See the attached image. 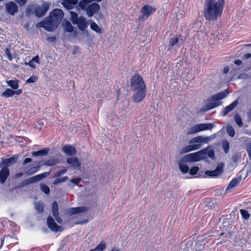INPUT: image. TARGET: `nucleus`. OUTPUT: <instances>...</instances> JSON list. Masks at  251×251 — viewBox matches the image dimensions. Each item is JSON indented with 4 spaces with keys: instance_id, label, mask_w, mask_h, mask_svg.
<instances>
[{
    "instance_id": "obj_11",
    "label": "nucleus",
    "mask_w": 251,
    "mask_h": 251,
    "mask_svg": "<svg viewBox=\"0 0 251 251\" xmlns=\"http://www.w3.org/2000/svg\"><path fill=\"white\" fill-rule=\"evenodd\" d=\"M133 95V100L135 102H139L143 100L147 94V88L138 89Z\"/></svg>"
},
{
    "instance_id": "obj_41",
    "label": "nucleus",
    "mask_w": 251,
    "mask_h": 251,
    "mask_svg": "<svg viewBox=\"0 0 251 251\" xmlns=\"http://www.w3.org/2000/svg\"><path fill=\"white\" fill-rule=\"evenodd\" d=\"M206 206L209 209H212L215 207L216 202L211 200V198H208L206 200Z\"/></svg>"
},
{
    "instance_id": "obj_29",
    "label": "nucleus",
    "mask_w": 251,
    "mask_h": 251,
    "mask_svg": "<svg viewBox=\"0 0 251 251\" xmlns=\"http://www.w3.org/2000/svg\"><path fill=\"white\" fill-rule=\"evenodd\" d=\"M35 208L38 213L41 214L44 210V204L41 202H37L35 203Z\"/></svg>"
},
{
    "instance_id": "obj_30",
    "label": "nucleus",
    "mask_w": 251,
    "mask_h": 251,
    "mask_svg": "<svg viewBox=\"0 0 251 251\" xmlns=\"http://www.w3.org/2000/svg\"><path fill=\"white\" fill-rule=\"evenodd\" d=\"M6 82L9 87L14 89H16L19 87V80L18 79L10 80L7 81Z\"/></svg>"
},
{
    "instance_id": "obj_19",
    "label": "nucleus",
    "mask_w": 251,
    "mask_h": 251,
    "mask_svg": "<svg viewBox=\"0 0 251 251\" xmlns=\"http://www.w3.org/2000/svg\"><path fill=\"white\" fill-rule=\"evenodd\" d=\"M242 177L241 175L237 176L236 177L233 178L227 187L226 191L227 192L228 191L237 187L242 180Z\"/></svg>"
},
{
    "instance_id": "obj_32",
    "label": "nucleus",
    "mask_w": 251,
    "mask_h": 251,
    "mask_svg": "<svg viewBox=\"0 0 251 251\" xmlns=\"http://www.w3.org/2000/svg\"><path fill=\"white\" fill-rule=\"evenodd\" d=\"M222 148L225 153H227L229 150V142L228 140L225 139L222 142Z\"/></svg>"
},
{
    "instance_id": "obj_53",
    "label": "nucleus",
    "mask_w": 251,
    "mask_h": 251,
    "mask_svg": "<svg viewBox=\"0 0 251 251\" xmlns=\"http://www.w3.org/2000/svg\"><path fill=\"white\" fill-rule=\"evenodd\" d=\"M81 179L80 177L75 178L72 179L71 181L72 183H74L75 185H77L81 181Z\"/></svg>"
},
{
    "instance_id": "obj_1",
    "label": "nucleus",
    "mask_w": 251,
    "mask_h": 251,
    "mask_svg": "<svg viewBox=\"0 0 251 251\" xmlns=\"http://www.w3.org/2000/svg\"><path fill=\"white\" fill-rule=\"evenodd\" d=\"M224 0H206L203 8V16L207 21H216L222 15Z\"/></svg>"
},
{
    "instance_id": "obj_51",
    "label": "nucleus",
    "mask_w": 251,
    "mask_h": 251,
    "mask_svg": "<svg viewBox=\"0 0 251 251\" xmlns=\"http://www.w3.org/2000/svg\"><path fill=\"white\" fill-rule=\"evenodd\" d=\"M5 53L7 55L8 60L10 61H11L13 59V57L12 56V55L10 53V50L9 48H6V49L5 50Z\"/></svg>"
},
{
    "instance_id": "obj_64",
    "label": "nucleus",
    "mask_w": 251,
    "mask_h": 251,
    "mask_svg": "<svg viewBox=\"0 0 251 251\" xmlns=\"http://www.w3.org/2000/svg\"><path fill=\"white\" fill-rule=\"evenodd\" d=\"M247 151L248 152V154H251V143H250L247 147Z\"/></svg>"
},
{
    "instance_id": "obj_50",
    "label": "nucleus",
    "mask_w": 251,
    "mask_h": 251,
    "mask_svg": "<svg viewBox=\"0 0 251 251\" xmlns=\"http://www.w3.org/2000/svg\"><path fill=\"white\" fill-rule=\"evenodd\" d=\"M95 17L97 19V21L99 22L100 21L103 19V15L101 12H98L96 14Z\"/></svg>"
},
{
    "instance_id": "obj_15",
    "label": "nucleus",
    "mask_w": 251,
    "mask_h": 251,
    "mask_svg": "<svg viewBox=\"0 0 251 251\" xmlns=\"http://www.w3.org/2000/svg\"><path fill=\"white\" fill-rule=\"evenodd\" d=\"M238 104V100H234L233 102L231 103L229 105L225 107L223 110L221 112V115L222 116L224 117L227 114L232 111L237 106Z\"/></svg>"
},
{
    "instance_id": "obj_60",
    "label": "nucleus",
    "mask_w": 251,
    "mask_h": 251,
    "mask_svg": "<svg viewBox=\"0 0 251 251\" xmlns=\"http://www.w3.org/2000/svg\"><path fill=\"white\" fill-rule=\"evenodd\" d=\"M47 40L49 42H53L56 40V37L54 36L49 37L47 38Z\"/></svg>"
},
{
    "instance_id": "obj_52",
    "label": "nucleus",
    "mask_w": 251,
    "mask_h": 251,
    "mask_svg": "<svg viewBox=\"0 0 251 251\" xmlns=\"http://www.w3.org/2000/svg\"><path fill=\"white\" fill-rule=\"evenodd\" d=\"M67 170L66 169H64L61 170H59L56 172L55 173V176H59L62 175H64L67 172Z\"/></svg>"
},
{
    "instance_id": "obj_56",
    "label": "nucleus",
    "mask_w": 251,
    "mask_h": 251,
    "mask_svg": "<svg viewBox=\"0 0 251 251\" xmlns=\"http://www.w3.org/2000/svg\"><path fill=\"white\" fill-rule=\"evenodd\" d=\"M191 146L193 151L197 150L201 148V144H192Z\"/></svg>"
},
{
    "instance_id": "obj_5",
    "label": "nucleus",
    "mask_w": 251,
    "mask_h": 251,
    "mask_svg": "<svg viewBox=\"0 0 251 251\" xmlns=\"http://www.w3.org/2000/svg\"><path fill=\"white\" fill-rule=\"evenodd\" d=\"M131 88L133 92H135L138 89L146 88L145 82L140 75L135 74L131 77Z\"/></svg>"
},
{
    "instance_id": "obj_33",
    "label": "nucleus",
    "mask_w": 251,
    "mask_h": 251,
    "mask_svg": "<svg viewBox=\"0 0 251 251\" xmlns=\"http://www.w3.org/2000/svg\"><path fill=\"white\" fill-rule=\"evenodd\" d=\"M90 27L93 30L96 31L97 33H101L102 32L101 29L94 22L91 23Z\"/></svg>"
},
{
    "instance_id": "obj_20",
    "label": "nucleus",
    "mask_w": 251,
    "mask_h": 251,
    "mask_svg": "<svg viewBox=\"0 0 251 251\" xmlns=\"http://www.w3.org/2000/svg\"><path fill=\"white\" fill-rule=\"evenodd\" d=\"M62 151L66 154L70 156H73L76 154V150L75 148L72 145H66L62 149Z\"/></svg>"
},
{
    "instance_id": "obj_28",
    "label": "nucleus",
    "mask_w": 251,
    "mask_h": 251,
    "mask_svg": "<svg viewBox=\"0 0 251 251\" xmlns=\"http://www.w3.org/2000/svg\"><path fill=\"white\" fill-rule=\"evenodd\" d=\"M14 95V90L7 88L5 91L1 94V96L5 98L11 97Z\"/></svg>"
},
{
    "instance_id": "obj_45",
    "label": "nucleus",
    "mask_w": 251,
    "mask_h": 251,
    "mask_svg": "<svg viewBox=\"0 0 251 251\" xmlns=\"http://www.w3.org/2000/svg\"><path fill=\"white\" fill-rule=\"evenodd\" d=\"M200 168L197 166H194L192 167L190 170L189 171V173L192 176H195L197 175L198 172H199Z\"/></svg>"
},
{
    "instance_id": "obj_47",
    "label": "nucleus",
    "mask_w": 251,
    "mask_h": 251,
    "mask_svg": "<svg viewBox=\"0 0 251 251\" xmlns=\"http://www.w3.org/2000/svg\"><path fill=\"white\" fill-rule=\"evenodd\" d=\"M34 9V5L31 4L27 6L26 10V15L27 16L30 15L31 14L33 13V11Z\"/></svg>"
},
{
    "instance_id": "obj_22",
    "label": "nucleus",
    "mask_w": 251,
    "mask_h": 251,
    "mask_svg": "<svg viewBox=\"0 0 251 251\" xmlns=\"http://www.w3.org/2000/svg\"><path fill=\"white\" fill-rule=\"evenodd\" d=\"M78 3V0H62V4L68 10H72Z\"/></svg>"
},
{
    "instance_id": "obj_43",
    "label": "nucleus",
    "mask_w": 251,
    "mask_h": 251,
    "mask_svg": "<svg viewBox=\"0 0 251 251\" xmlns=\"http://www.w3.org/2000/svg\"><path fill=\"white\" fill-rule=\"evenodd\" d=\"M240 213H241V215L242 218L246 220H248L249 219V218L250 217V215L247 210H244V209H240Z\"/></svg>"
},
{
    "instance_id": "obj_6",
    "label": "nucleus",
    "mask_w": 251,
    "mask_h": 251,
    "mask_svg": "<svg viewBox=\"0 0 251 251\" xmlns=\"http://www.w3.org/2000/svg\"><path fill=\"white\" fill-rule=\"evenodd\" d=\"M215 126L214 124L212 123L197 124L190 128L189 133L195 134L201 131L211 130Z\"/></svg>"
},
{
    "instance_id": "obj_16",
    "label": "nucleus",
    "mask_w": 251,
    "mask_h": 251,
    "mask_svg": "<svg viewBox=\"0 0 251 251\" xmlns=\"http://www.w3.org/2000/svg\"><path fill=\"white\" fill-rule=\"evenodd\" d=\"M50 175L49 172H44L43 173L37 175L32 177L28 178L27 181L28 183H33L36 182H38L44 178L47 177Z\"/></svg>"
},
{
    "instance_id": "obj_40",
    "label": "nucleus",
    "mask_w": 251,
    "mask_h": 251,
    "mask_svg": "<svg viewBox=\"0 0 251 251\" xmlns=\"http://www.w3.org/2000/svg\"><path fill=\"white\" fill-rule=\"evenodd\" d=\"M71 16V21L74 24H76L78 23V15L74 11L70 12Z\"/></svg>"
},
{
    "instance_id": "obj_27",
    "label": "nucleus",
    "mask_w": 251,
    "mask_h": 251,
    "mask_svg": "<svg viewBox=\"0 0 251 251\" xmlns=\"http://www.w3.org/2000/svg\"><path fill=\"white\" fill-rule=\"evenodd\" d=\"M41 167V166L39 164L36 166H34L30 168L25 173L28 176H30L35 174L39 171Z\"/></svg>"
},
{
    "instance_id": "obj_46",
    "label": "nucleus",
    "mask_w": 251,
    "mask_h": 251,
    "mask_svg": "<svg viewBox=\"0 0 251 251\" xmlns=\"http://www.w3.org/2000/svg\"><path fill=\"white\" fill-rule=\"evenodd\" d=\"M79 26L85 27L86 26V21L85 19L82 16H80L78 19V23Z\"/></svg>"
},
{
    "instance_id": "obj_37",
    "label": "nucleus",
    "mask_w": 251,
    "mask_h": 251,
    "mask_svg": "<svg viewBox=\"0 0 251 251\" xmlns=\"http://www.w3.org/2000/svg\"><path fill=\"white\" fill-rule=\"evenodd\" d=\"M226 131L227 133L228 134V135L229 136H230L231 137H233L234 136L235 132V130H234L233 127L229 125H227L226 126Z\"/></svg>"
},
{
    "instance_id": "obj_57",
    "label": "nucleus",
    "mask_w": 251,
    "mask_h": 251,
    "mask_svg": "<svg viewBox=\"0 0 251 251\" xmlns=\"http://www.w3.org/2000/svg\"><path fill=\"white\" fill-rule=\"evenodd\" d=\"M240 157L241 156H239L238 154H234L232 156V160L234 163H236Z\"/></svg>"
},
{
    "instance_id": "obj_18",
    "label": "nucleus",
    "mask_w": 251,
    "mask_h": 251,
    "mask_svg": "<svg viewBox=\"0 0 251 251\" xmlns=\"http://www.w3.org/2000/svg\"><path fill=\"white\" fill-rule=\"evenodd\" d=\"M0 170V183L3 184L8 176L10 175V170L9 168L1 167Z\"/></svg>"
},
{
    "instance_id": "obj_58",
    "label": "nucleus",
    "mask_w": 251,
    "mask_h": 251,
    "mask_svg": "<svg viewBox=\"0 0 251 251\" xmlns=\"http://www.w3.org/2000/svg\"><path fill=\"white\" fill-rule=\"evenodd\" d=\"M52 209L58 210V205L56 201H54L52 202Z\"/></svg>"
},
{
    "instance_id": "obj_25",
    "label": "nucleus",
    "mask_w": 251,
    "mask_h": 251,
    "mask_svg": "<svg viewBox=\"0 0 251 251\" xmlns=\"http://www.w3.org/2000/svg\"><path fill=\"white\" fill-rule=\"evenodd\" d=\"M184 162H186L181 161L180 159L178 162V165L180 171L183 174H186L189 172V168L187 165L183 163Z\"/></svg>"
},
{
    "instance_id": "obj_39",
    "label": "nucleus",
    "mask_w": 251,
    "mask_h": 251,
    "mask_svg": "<svg viewBox=\"0 0 251 251\" xmlns=\"http://www.w3.org/2000/svg\"><path fill=\"white\" fill-rule=\"evenodd\" d=\"M40 186L41 191L45 194L49 195L50 193V189L48 185L43 183H41Z\"/></svg>"
},
{
    "instance_id": "obj_61",
    "label": "nucleus",
    "mask_w": 251,
    "mask_h": 251,
    "mask_svg": "<svg viewBox=\"0 0 251 251\" xmlns=\"http://www.w3.org/2000/svg\"><path fill=\"white\" fill-rule=\"evenodd\" d=\"M39 56L36 55V56L33 57L31 60H32V61L34 63H39Z\"/></svg>"
},
{
    "instance_id": "obj_54",
    "label": "nucleus",
    "mask_w": 251,
    "mask_h": 251,
    "mask_svg": "<svg viewBox=\"0 0 251 251\" xmlns=\"http://www.w3.org/2000/svg\"><path fill=\"white\" fill-rule=\"evenodd\" d=\"M20 6H23L26 3L27 0H15Z\"/></svg>"
},
{
    "instance_id": "obj_26",
    "label": "nucleus",
    "mask_w": 251,
    "mask_h": 251,
    "mask_svg": "<svg viewBox=\"0 0 251 251\" xmlns=\"http://www.w3.org/2000/svg\"><path fill=\"white\" fill-rule=\"evenodd\" d=\"M106 248V245L104 241H101L94 249L89 251H104Z\"/></svg>"
},
{
    "instance_id": "obj_4",
    "label": "nucleus",
    "mask_w": 251,
    "mask_h": 251,
    "mask_svg": "<svg viewBox=\"0 0 251 251\" xmlns=\"http://www.w3.org/2000/svg\"><path fill=\"white\" fill-rule=\"evenodd\" d=\"M206 154V150H201L199 151L185 155L181 159V161L186 162H198L204 159Z\"/></svg>"
},
{
    "instance_id": "obj_36",
    "label": "nucleus",
    "mask_w": 251,
    "mask_h": 251,
    "mask_svg": "<svg viewBox=\"0 0 251 251\" xmlns=\"http://www.w3.org/2000/svg\"><path fill=\"white\" fill-rule=\"evenodd\" d=\"M59 162L57 158L51 159L46 161L44 163V165L46 166H51L56 164Z\"/></svg>"
},
{
    "instance_id": "obj_55",
    "label": "nucleus",
    "mask_w": 251,
    "mask_h": 251,
    "mask_svg": "<svg viewBox=\"0 0 251 251\" xmlns=\"http://www.w3.org/2000/svg\"><path fill=\"white\" fill-rule=\"evenodd\" d=\"M32 161V159L31 158H26L25 159H24V160L23 161V163H22V164L23 165H25L26 164L30 163V162H31Z\"/></svg>"
},
{
    "instance_id": "obj_23",
    "label": "nucleus",
    "mask_w": 251,
    "mask_h": 251,
    "mask_svg": "<svg viewBox=\"0 0 251 251\" xmlns=\"http://www.w3.org/2000/svg\"><path fill=\"white\" fill-rule=\"evenodd\" d=\"M67 163L70 165L71 167L74 169L79 168L80 166V162L76 157L68 158L66 160Z\"/></svg>"
},
{
    "instance_id": "obj_21",
    "label": "nucleus",
    "mask_w": 251,
    "mask_h": 251,
    "mask_svg": "<svg viewBox=\"0 0 251 251\" xmlns=\"http://www.w3.org/2000/svg\"><path fill=\"white\" fill-rule=\"evenodd\" d=\"M89 207L86 206H79L76 207L70 208L69 209V212L72 214H77L81 213H83L87 211Z\"/></svg>"
},
{
    "instance_id": "obj_8",
    "label": "nucleus",
    "mask_w": 251,
    "mask_h": 251,
    "mask_svg": "<svg viewBox=\"0 0 251 251\" xmlns=\"http://www.w3.org/2000/svg\"><path fill=\"white\" fill-rule=\"evenodd\" d=\"M19 157V154H16L9 158H2L0 162V168L2 167L3 168H8V167L11 166L17 162Z\"/></svg>"
},
{
    "instance_id": "obj_12",
    "label": "nucleus",
    "mask_w": 251,
    "mask_h": 251,
    "mask_svg": "<svg viewBox=\"0 0 251 251\" xmlns=\"http://www.w3.org/2000/svg\"><path fill=\"white\" fill-rule=\"evenodd\" d=\"M49 4L47 2H44L42 6H38L34 9V13L36 17L41 18L43 17L49 8Z\"/></svg>"
},
{
    "instance_id": "obj_44",
    "label": "nucleus",
    "mask_w": 251,
    "mask_h": 251,
    "mask_svg": "<svg viewBox=\"0 0 251 251\" xmlns=\"http://www.w3.org/2000/svg\"><path fill=\"white\" fill-rule=\"evenodd\" d=\"M204 150H206V154H207L208 156L211 158L212 160H215V157L214 154V151L213 149L208 150L207 149H204Z\"/></svg>"
},
{
    "instance_id": "obj_14",
    "label": "nucleus",
    "mask_w": 251,
    "mask_h": 251,
    "mask_svg": "<svg viewBox=\"0 0 251 251\" xmlns=\"http://www.w3.org/2000/svg\"><path fill=\"white\" fill-rule=\"evenodd\" d=\"M5 9L7 13L14 15L18 10L17 4L13 1H10L5 4Z\"/></svg>"
},
{
    "instance_id": "obj_3",
    "label": "nucleus",
    "mask_w": 251,
    "mask_h": 251,
    "mask_svg": "<svg viewBox=\"0 0 251 251\" xmlns=\"http://www.w3.org/2000/svg\"><path fill=\"white\" fill-rule=\"evenodd\" d=\"M228 93V90H226L212 95L207 100V104L202 107L201 111L206 112L221 105L222 102L219 100L226 97Z\"/></svg>"
},
{
    "instance_id": "obj_35",
    "label": "nucleus",
    "mask_w": 251,
    "mask_h": 251,
    "mask_svg": "<svg viewBox=\"0 0 251 251\" xmlns=\"http://www.w3.org/2000/svg\"><path fill=\"white\" fill-rule=\"evenodd\" d=\"M64 29L68 32H71L73 30V27L71 23L68 21H66L64 25Z\"/></svg>"
},
{
    "instance_id": "obj_31",
    "label": "nucleus",
    "mask_w": 251,
    "mask_h": 251,
    "mask_svg": "<svg viewBox=\"0 0 251 251\" xmlns=\"http://www.w3.org/2000/svg\"><path fill=\"white\" fill-rule=\"evenodd\" d=\"M179 39L177 37L171 38L169 40V45L168 46V50H170L173 47L177 44L178 42Z\"/></svg>"
},
{
    "instance_id": "obj_38",
    "label": "nucleus",
    "mask_w": 251,
    "mask_h": 251,
    "mask_svg": "<svg viewBox=\"0 0 251 251\" xmlns=\"http://www.w3.org/2000/svg\"><path fill=\"white\" fill-rule=\"evenodd\" d=\"M68 179V176H64V177H60V178H57L54 180V181H53V184L54 185H57L59 183L65 182Z\"/></svg>"
},
{
    "instance_id": "obj_17",
    "label": "nucleus",
    "mask_w": 251,
    "mask_h": 251,
    "mask_svg": "<svg viewBox=\"0 0 251 251\" xmlns=\"http://www.w3.org/2000/svg\"><path fill=\"white\" fill-rule=\"evenodd\" d=\"M214 137H203L202 136H198L191 139L189 141L190 144L194 143H208L210 140L213 139Z\"/></svg>"
},
{
    "instance_id": "obj_42",
    "label": "nucleus",
    "mask_w": 251,
    "mask_h": 251,
    "mask_svg": "<svg viewBox=\"0 0 251 251\" xmlns=\"http://www.w3.org/2000/svg\"><path fill=\"white\" fill-rule=\"evenodd\" d=\"M234 120L235 123L238 125L239 126L241 127L243 126L242 120L240 115L238 113H236L235 114Z\"/></svg>"
},
{
    "instance_id": "obj_48",
    "label": "nucleus",
    "mask_w": 251,
    "mask_h": 251,
    "mask_svg": "<svg viewBox=\"0 0 251 251\" xmlns=\"http://www.w3.org/2000/svg\"><path fill=\"white\" fill-rule=\"evenodd\" d=\"M193 151L191 145H189L184 147L181 150V153H185L188 152H190Z\"/></svg>"
},
{
    "instance_id": "obj_13",
    "label": "nucleus",
    "mask_w": 251,
    "mask_h": 251,
    "mask_svg": "<svg viewBox=\"0 0 251 251\" xmlns=\"http://www.w3.org/2000/svg\"><path fill=\"white\" fill-rule=\"evenodd\" d=\"M47 224L48 227L52 231H58L61 227L58 226L51 216H49L47 220Z\"/></svg>"
},
{
    "instance_id": "obj_59",
    "label": "nucleus",
    "mask_w": 251,
    "mask_h": 251,
    "mask_svg": "<svg viewBox=\"0 0 251 251\" xmlns=\"http://www.w3.org/2000/svg\"><path fill=\"white\" fill-rule=\"evenodd\" d=\"M234 64L235 65H236L237 66H240V65H241L243 64L242 61L241 60H240V59L235 60L234 61Z\"/></svg>"
},
{
    "instance_id": "obj_34",
    "label": "nucleus",
    "mask_w": 251,
    "mask_h": 251,
    "mask_svg": "<svg viewBox=\"0 0 251 251\" xmlns=\"http://www.w3.org/2000/svg\"><path fill=\"white\" fill-rule=\"evenodd\" d=\"M90 2L88 0H82L78 3V6L83 10L86 11L87 6Z\"/></svg>"
},
{
    "instance_id": "obj_2",
    "label": "nucleus",
    "mask_w": 251,
    "mask_h": 251,
    "mask_svg": "<svg viewBox=\"0 0 251 251\" xmlns=\"http://www.w3.org/2000/svg\"><path fill=\"white\" fill-rule=\"evenodd\" d=\"M63 16L64 13L61 9H55L51 11L49 17L38 23L37 26L44 27L48 31L53 32L57 28Z\"/></svg>"
},
{
    "instance_id": "obj_63",
    "label": "nucleus",
    "mask_w": 251,
    "mask_h": 251,
    "mask_svg": "<svg viewBox=\"0 0 251 251\" xmlns=\"http://www.w3.org/2000/svg\"><path fill=\"white\" fill-rule=\"evenodd\" d=\"M52 214L54 216H57V215H59V211L58 210H55V209H52Z\"/></svg>"
},
{
    "instance_id": "obj_7",
    "label": "nucleus",
    "mask_w": 251,
    "mask_h": 251,
    "mask_svg": "<svg viewBox=\"0 0 251 251\" xmlns=\"http://www.w3.org/2000/svg\"><path fill=\"white\" fill-rule=\"evenodd\" d=\"M155 10L156 9L151 5H144L141 10L142 15L139 17V20H143L148 18Z\"/></svg>"
},
{
    "instance_id": "obj_49",
    "label": "nucleus",
    "mask_w": 251,
    "mask_h": 251,
    "mask_svg": "<svg viewBox=\"0 0 251 251\" xmlns=\"http://www.w3.org/2000/svg\"><path fill=\"white\" fill-rule=\"evenodd\" d=\"M38 80V77L36 75H32L29 77L26 81V83H34Z\"/></svg>"
},
{
    "instance_id": "obj_9",
    "label": "nucleus",
    "mask_w": 251,
    "mask_h": 251,
    "mask_svg": "<svg viewBox=\"0 0 251 251\" xmlns=\"http://www.w3.org/2000/svg\"><path fill=\"white\" fill-rule=\"evenodd\" d=\"M224 166V164L223 162L218 163L216 168L214 170H207L205 172V175L210 177H217L223 172Z\"/></svg>"
},
{
    "instance_id": "obj_24",
    "label": "nucleus",
    "mask_w": 251,
    "mask_h": 251,
    "mask_svg": "<svg viewBox=\"0 0 251 251\" xmlns=\"http://www.w3.org/2000/svg\"><path fill=\"white\" fill-rule=\"evenodd\" d=\"M49 151V148L43 149L40 150L38 151H33L32 152V155L34 157H37L39 156H44L46 155Z\"/></svg>"
},
{
    "instance_id": "obj_10",
    "label": "nucleus",
    "mask_w": 251,
    "mask_h": 251,
    "mask_svg": "<svg viewBox=\"0 0 251 251\" xmlns=\"http://www.w3.org/2000/svg\"><path fill=\"white\" fill-rule=\"evenodd\" d=\"M100 8V5L96 2L90 4L87 6L85 11L86 15L88 17H92L99 12Z\"/></svg>"
},
{
    "instance_id": "obj_62",
    "label": "nucleus",
    "mask_w": 251,
    "mask_h": 251,
    "mask_svg": "<svg viewBox=\"0 0 251 251\" xmlns=\"http://www.w3.org/2000/svg\"><path fill=\"white\" fill-rule=\"evenodd\" d=\"M28 65L32 68H35L36 66L35 65V63L32 61V60H30L28 63Z\"/></svg>"
}]
</instances>
